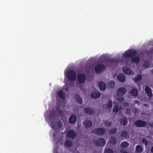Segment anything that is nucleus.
<instances>
[{"mask_svg":"<svg viewBox=\"0 0 153 153\" xmlns=\"http://www.w3.org/2000/svg\"><path fill=\"white\" fill-rule=\"evenodd\" d=\"M101 96V94L99 92H93L91 94L92 98L96 99L99 98Z\"/></svg>","mask_w":153,"mask_h":153,"instance_id":"nucleus-16","label":"nucleus"},{"mask_svg":"<svg viewBox=\"0 0 153 153\" xmlns=\"http://www.w3.org/2000/svg\"><path fill=\"white\" fill-rule=\"evenodd\" d=\"M58 94L59 97L61 99H65V96L63 92V91L61 90L59 91Z\"/></svg>","mask_w":153,"mask_h":153,"instance_id":"nucleus-29","label":"nucleus"},{"mask_svg":"<svg viewBox=\"0 0 153 153\" xmlns=\"http://www.w3.org/2000/svg\"><path fill=\"white\" fill-rule=\"evenodd\" d=\"M122 109L121 106L119 107L118 105L114 106L113 108V111L115 113H118Z\"/></svg>","mask_w":153,"mask_h":153,"instance_id":"nucleus-22","label":"nucleus"},{"mask_svg":"<svg viewBox=\"0 0 153 153\" xmlns=\"http://www.w3.org/2000/svg\"><path fill=\"white\" fill-rule=\"evenodd\" d=\"M66 76L71 81H74L76 78V73L73 70H69L66 72Z\"/></svg>","mask_w":153,"mask_h":153,"instance_id":"nucleus-1","label":"nucleus"},{"mask_svg":"<svg viewBox=\"0 0 153 153\" xmlns=\"http://www.w3.org/2000/svg\"><path fill=\"white\" fill-rule=\"evenodd\" d=\"M131 62L132 63H135L138 64L140 62V59L137 56H135L131 58Z\"/></svg>","mask_w":153,"mask_h":153,"instance_id":"nucleus-21","label":"nucleus"},{"mask_svg":"<svg viewBox=\"0 0 153 153\" xmlns=\"http://www.w3.org/2000/svg\"><path fill=\"white\" fill-rule=\"evenodd\" d=\"M65 90L66 91H68L69 90V88L68 87H66L65 88Z\"/></svg>","mask_w":153,"mask_h":153,"instance_id":"nucleus-44","label":"nucleus"},{"mask_svg":"<svg viewBox=\"0 0 153 153\" xmlns=\"http://www.w3.org/2000/svg\"><path fill=\"white\" fill-rule=\"evenodd\" d=\"M76 117L74 116V114L71 115L69 118V123L71 124L75 123L76 121Z\"/></svg>","mask_w":153,"mask_h":153,"instance_id":"nucleus-17","label":"nucleus"},{"mask_svg":"<svg viewBox=\"0 0 153 153\" xmlns=\"http://www.w3.org/2000/svg\"><path fill=\"white\" fill-rule=\"evenodd\" d=\"M105 132V129L104 128H100L94 129L93 130V132L95 134L99 135L102 136Z\"/></svg>","mask_w":153,"mask_h":153,"instance_id":"nucleus-5","label":"nucleus"},{"mask_svg":"<svg viewBox=\"0 0 153 153\" xmlns=\"http://www.w3.org/2000/svg\"><path fill=\"white\" fill-rule=\"evenodd\" d=\"M108 108H111L112 107V102L111 100H109L106 104Z\"/></svg>","mask_w":153,"mask_h":153,"instance_id":"nucleus-31","label":"nucleus"},{"mask_svg":"<svg viewBox=\"0 0 153 153\" xmlns=\"http://www.w3.org/2000/svg\"><path fill=\"white\" fill-rule=\"evenodd\" d=\"M104 124L105 126L107 127H109L111 125V122H109L108 120H106L104 122Z\"/></svg>","mask_w":153,"mask_h":153,"instance_id":"nucleus-33","label":"nucleus"},{"mask_svg":"<svg viewBox=\"0 0 153 153\" xmlns=\"http://www.w3.org/2000/svg\"><path fill=\"white\" fill-rule=\"evenodd\" d=\"M53 136H54V137H55V133H54V134H53Z\"/></svg>","mask_w":153,"mask_h":153,"instance_id":"nucleus-48","label":"nucleus"},{"mask_svg":"<svg viewBox=\"0 0 153 153\" xmlns=\"http://www.w3.org/2000/svg\"><path fill=\"white\" fill-rule=\"evenodd\" d=\"M137 52L136 51L129 50L126 51L123 54V56L126 58L133 57L137 54Z\"/></svg>","mask_w":153,"mask_h":153,"instance_id":"nucleus-2","label":"nucleus"},{"mask_svg":"<svg viewBox=\"0 0 153 153\" xmlns=\"http://www.w3.org/2000/svg\"><path fill=\"white\" fill-rule=\"evenodd\" d=\"M98 87L100 90L104 91L106 88V84L103 81L99 82L98 84Z\"/></svg>","mask_w":153,"mask_h":153,"instance_id":"nucleus-11","label":"nucleus"},{"mask_svg":"<svg viewBox=\"0 0 153 153\" xmlns=\"http://www.w3.org/2000/svg\"><path fill=\"white\" fill-rule=\"evenodd\" d=\"M130 93L131 96L137 97L138 94V91L137 89L135 88L132 89L130 91Z\"/></svg>","mask_w":153,"mask_h":153,"instance_id":"nucleus-19","label":"nucleus"},{"mask_svg":"<svg viewBox=\"0 0 153 153\" xmlns=\"http://www.w3.org/2000/svg\"><path fill=\"white\" fill-rule=\"evenodd\" d=\"M143 151V148L140 145H137L135 149L136 152L137 153H141Z\"/></svg>","mask_w":153,"mask_h":153,"instance_id":"nucleus-25","label":"nucleus"},{"mask_svg":"<svg viewBox=\"0 0 153 153\" xmlns=\"http://www.w3.org/2000/svg\"><path fill=\"white\" fill-rule=\"evenodd\" d=\"M105 66L102 64L97 65L95 68V71L97 73L100 74L105 70Z\"/></svg>","mask_w":153,"mask_h":153,"instance_id":"nucleus-8","label":"nucleus"},{"mask_svg":"<svg viewBox=\"0 0 153 153\" xmlns=\"http://www.w3.org/2000/svg\"><path fill=\"white\" fill-rule=\"evenodd\" d=\"M117 78L119 81L122 82H124L126 79L125 75L123 74H118L117 76Z\"/></svg>","mask_w":153,"mask_h":153,"instance_id":"nucleus-13","label":"nucleus"},{"mask_svg":"<svg viewBox=\"0 0 153 153\" xmlns=\"http://www.w3.org/2000/svg\"><path fill=\"white\" fill-rule=\"evenodd\" d=\"M73 145V143L72 142L69 140H67L66 141L65 146L66 147H70L71 146Z\"/></svg>","mask_w":153,"mask_h":153,"instance_id":"nucleus-27","label":"nucleus"},{"mask_svg":"<svg viewBox=\"0 0 153 153\" xmlns=\"http://www.w3.org/2000/svg\"><path fill=\"white\" fill-rule=\"evenodd\" d=\"M86 76L84 74H80L77 76L78 81L79 83L82 84L84 83L86 81Z\"/></svg>","mask_w":153,"mask_h":153,"instance_id":"nucleus-6","label":"nucleus"},{"mask_svg":"<svg viewBox=\"0 0 153 153\" xmlns=\"http://www.w3.org/2000/svg\"><path fill=\"white\" fill-rule=\"evenodd\" d=\"M134 124L138 127H146L147 123L146 122L142 120H137L134 123Z\"/></svg>","mask_w":153,"mask_h":153,"instance_id":"nucleus-7","label":"nucleus"},{"mask_svg":"<svg viewBox=\"0 0 153 153\" xmlns=\"http://www.w3.org/2000/svg\"><path fill=\"white\" fill-rule=\"evenodd\" d=\"M145 92L149 97H151L152 96L153 94L152 89L148 85H146L145 86Z\"/></svg>","mask_w":153,"mask_h":153,"instance_id":"nucleus-10","label":"nucleus"},{"mask_svg":"<svg viewBox=\"0 0 153 153\" xmlns=\"http://www.w3.org/2000/svg\"><path fill=\"white\" fill-rule=\"evenodd\" d=\"M152 128H153V125H152Z\"/></svg>","mask_w":153,"mask_h":153,"instance_id":"nucleus-50","label":"nucleus"},{"mask_svg":"<svg viewBox=\"0 0 153 153\" xmlns=\"http://www.w3.org/2000/svg\"><path fill=\"white\" fill-rule=\"evenodd\" d=\"M121 136L122 137H126L128 136V132L126 131H124L122 132L121 133Z\"/></svg>","mask_w":153,"mask_h":153,"instance_id":"nucleus-34","label":"nucleus"},{"mask_svg":"<svg viewBox=\"0 0 153 153\" xmlns=\"http://www.w3.org/2000/svg\"><path fill=\"white\" fill-rule=\"evenodd\" d=\"M110 62L111 63H118L119 62V61L118 60H115L114 59H111L110 60Z\"/></svg>","mask_w":153,"mask_h":153,"instance_id":"nucleus-37","label":"nucleus"},{"mask_svg":"<svg viewBox=\"0 0 153 153\" xmlns=\"http://www.w3.org/2000/svg\"><path fill=\"white\" fill-rule=\"evenodd\" d=\"M117 131V129L115 128H112L109 131V133L111 135L115 134Z\"/></svg>","mask_w":153,"mask_h":153,"instance_id":"nucleus-30","label":"nucleus"},{"mask_svg":"<svg viewBox=\"0 0 153 153\" xmlns=\"http://www.w3.org/2000/svg\"><path fill=\"white\" fill-rule=\"evenodd\" d=\"M123 71L125 74L131 75L133 73V71L131 69L129 68L123 67Z\"/></svg>","mask_w":153,"mask_h":153,"instance_id":"nucleus-14","label":"nucleus"},{"mask_svg":"<svg viewBox=\"0 0 153 153\" xmlns=\"http://www.w3.org/2000/svg\"><path fill=\"white\" fill-rule=\"evenodd\" d=\"M143 66L146 68H148L149 66V62L148 61L144 62L143 64Z\"/></svg>","mask_w":153,"mask_h":153,"instance_id":"nucleus-35","label":"nucleus"},{"mask_svg":"<svg viewBox=\"0 0 153 153\" xmlns=\"http://www.w3.org/2000/svg\"><path fill=\"white\" fill-rule=\"evenodd\" d=\"M122 153H128V152H123Z\"/></svg>","mask_w":153,"mask_h":153,"instance_id":"nucleus-47","label":"nucleus"},{"mask_svg":"<svg viewBox=\"0 0 153 153\" xmlns=\"http://www.w3.org/2000/svg\"><path fill=\"white\" fill-rule=\"evenodd\" d=\"M58 116V114H56L55 111H52L51 112L49 117L50 118H53L54 117H57Z\"/></svg>","mask_w":153,"mask_h":153,"instance_id":"nucleus-28","label":"nucleus"},{"mask_svg":"<svg viewBox=\"0 0 153 153\" xmlns=\"http://www.w3.org/2000/svg\"><path fill=\"white\" fill-rule=\"evenodd\" d=\"M128 123V120L127 118L124 117L123 118L120 119V124L122 125L123 126H126Z\"/></svg>","mask_w":153,"mask_h":153,"instance_id":"nucleus-18","label":"nucleus"},{"mask_svg":"<svg viewBox=\"0 0 153 153\" xmlns=\"http://www.w3.org/2000/svg\"><path fill=\"white\" fill-rule=\"evenodd\" d=\"M153 123H150L149 125H147V128H149V127H152Z\"/></svg>","mask_w":153,"mask_h":153,"instance_id":"nucleus-43","label":"nucleus"},{"mask_svg":"<svg viewBox=\"0 0 153 153\" xmlns=\"http://www.w3.org/2000/svg\"><path fill=\"white\" fill-rule=\"evenodd\" d=\"M150 52H151L152 53H153V50H152L151 51V52H148V55H149L150 54Z\"/></svg>","mask_w":153,"mask_h":153,"instance_id":"nucleus-46","label":"nucleus"},{"mask_svg":"<svg viewBox=\"0 0 153 153\" xmlns=\"http://www.w3.org/2000/svg\"><path fill=\"white\" fill-rule=\"evenodd\" d=\"M128 145V143L127 142H124L122 143L121 144V146L122 148H125Z\"/></svg>","mask_w":153,"mask_h":153,"instance_id":"nucleus-32","label":"nucleus"},{"mask_svg":"<svg viewBox=\"0 0 153 153\" xmlns=\"http://www.w3.org/2000/svg\"><path fill=\"white\" fill-rule=\"evenodd\" d=\"M104 153H114L113 151L111 149H106L105 150Z\"/></svg>","mask_w":153,"mask_h":153,"instance_id":"nucleus-38","label":"nucleus"},{"mask_svg":"<svg viewBox=\"0 0 153 153\" xmlns=\"http://www.w3.org/2000/svg\"><path fill=\"white\" fill-rule=\"evenodd\" d=\"M133 104L134 105L137 104L138 105H139L140 104V102L137 100H135L133 102Z\"/></svg>","mask_w":153,"mask_h":153,"instance_id":"nucleus-39","label":"nucleus"},{"mask_svg":"<svg viewBox=\"0 0 153 153\" xmlns=\"http://www.w3.org/2000/svg\"><path fill=\"white\" fill-rule=\"evenodd\" d=\"M123 106L126 107H128L129 105V104L126 102H123Z\"/></svg>","mask_w":153,"mask_h":153,"instance_id":"nucleus-41","label":"nucleus"},{"mask_svg":"<svg viewBox=\"0 0 153 153\" xmlns=\"http://www.w3.org/2000/svg\"><path fill=\"white\" fill-rule=\"evenodd\" d=\"M142 79V76L141 75L139 74L136 77L134 78L133 80L136 83L139 81H140Z\"/></svg>","mask_w":153,"mask_h":153,"instance_id":"nucleus-23","label":"nucleus"},{"mask_svg":"<svg viewBox=\"0 0 153 153\" xmlns=\"http://www.w3.org/2000/svg\"><path fill=\"white\" fill-rule=\"evenodd\" d=\"M126 90L124 88H119L117 91V95L119 96H122L126 93Z\"/></svg>","mask_w":153,"mask_h":153,"instance_id":"nucleus-9","label":"nucleus"},{"mask_svg":"<svg viewBox=\"0 0 153 153\" xmlns=\"http://www.w3.org/2000/svg\"><path fill=\"white\" fill-rule=\"evenodd\" d=\"M75 98L76 101L80 104H82V98L79 94H76L75 95Z\"/></svg>","mask_w":153,"mask_h":153,"instance_id":"nucleus-20","label":"nucleus"},{"mask_svg":"<svg viewBox=\"0 0 153 153\" xmlns=\"http://www.w3.org/2000/svg\"><path fill=\"white\" fill-rule=\"evenodd\" d=\"M51 123H53V121H51Z\"/></svg>","mask_w":153,"mask_h":153,"instance_id":"nucleus-49","label":"nucleus"},{"mask_svg":"<svg viewBox=\"0 0 153 153\" xmlns=\"http://www.w3.org/2000/svg\"><path fill=\"white\" fill-rule=\"evenodd\" d=\"M142 142L144 143L145 145H147L148 144V142L145 139H143L142 140Z\"/></svg>","mask_w":153,"mask_h":153,"instance_id":"nucleus-42","label":"nucleus"},{"mask_svg":"<svg viewBox=\"0 0 153 153\" xmlns=\"http://www.w3.org/2000/svg\"><path fill=\"white\" fill-rule=\"evenodd\" d=\"M67 136L69 138L74 139L76 137L77 134L75 130L71 129L67 131Z\"/></svg>","mask_w":153,"mask_h":153,"instance_id":"nucleus-4","label":"nucleus"},{"mask_svg":"<svg viewBox=\"0 0 153 153\" xmlns=\"http://www.w3.org/2000/svg\"><path fill=\"white\" fill-rule=\"evenodd\" d=\"M115 83L114 81H111L108 84V88H114Z\"/></svg>","mask_w":153,"mask_h":153,"instance_id":"nucleus-26","label":"nucleus"},{"mask_svg":"<svg viewBox=\"0 0 153 153\" xmlns=\"http://www.w3.org/2000/svg\"><path fill=\"white\" fill-rule=\"evenodd\" d=\"M105 144L106 141L105 139L101 138L97 139L95 143V145L98 147H103Z\"/></svg>","mask_w":153,"mask_h":153,"instance_id":"nucleus-3","label":"nucleus"},{"mask_svg":"<svg viewBox=\"0 0 153 153\" xmlns=\"http://www.w3.org/2000/svg\"><path fill=\"white\" fill-rule=\"evenodd\" d=\"M83 124L85 126V127L87 128H90L92 125L91 121L89 120H86L84 121Z\"/></svg>","mask_w":153,"mask_h":153,"instance_id":"nucleus-12","label":"nucleus"},{"mask_svg":"<svg viewBox=\"0 0 153 153\" xmlns=\"http://www.w3.org/2000/svg\"><path fill=\"white\" fill-rule=\"evenodd\" d=\"M110 139V142L112 144L115 145L117 144V140L114 136H111Z\"/></svg>","mask_w":153,"mask_h":153,"instance_id":"nucleus-24","label":"nucleus"},{"mask_svg":"<svg viewBox=\"0 0 153 153\" xmlns=\"http://www.w3.org/2000/svg\"><path fill=\"white\" fill-rule=\"evenodd\" d=\"M124 100L123 97H119L117 98V100L119 102H122Z\"/></svg>","mask_w":153,"mask_h":153,"instance_id":"nucleus-40","label":"nucleus"},{"mask_svg":"<svg viewBox=\"0 0 153 153\" xmlns=\"http://www.w3.org/2000/svg\"><path fill=\"white\" fill-rule=\"evenodd\" d=\"M84 111L86 114L90 115H92L94 113V110L89 107L85 108L84 109Z\"/></svg>","mask_w":153,"mask_h":153,"instance_id":"nucleus-15","label":"nucleus"},{"mask_svg":"<svg viewBox=\"0 0 153 153\" xmlns=\"http://www.w3.org/2000/svg\"><path fill=\"white\" fill-rule=\"evenodd\" d=\"M56 112L58 114V115H60L62 113V111L59 107L58 106H57L56 107Z\"/></svg>","mask_w":153,"mask_h":153,"instance_id":"nucleus-36","label":"nucleus"},{"mask_svg":"<svg viewBox=\"0 0 153 153\" xmlns=\"http://www.w3.org/2000/svg\"><path fill=\"white\" fill-rule=\"evenodd\" d=\"M151 151L152 153H153V146L151 148Z\"/></svg>","mask_w":153,"mask_h":153,"instance_id":"nucleus-45","label":"nucleus"}]
</instances>
